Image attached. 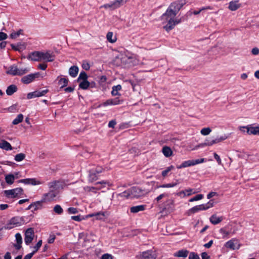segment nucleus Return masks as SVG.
<instances>
[{"instance_id": "35", "label": "nucleus", "mask_w": 259, "mask_h": 259, "mask_svg": "<svg viewBox=\"0 0 259 259\" xmlns=\"http://www.w3.org/2000/svg\"><path fill=\"white\" fill-rule=\"evenodd\" d=\"M106 37L107 40L111 43L115 42L116 40V36L113 35V33L112 32H108L107 34Z\"/></svg>"}, {"instance_id": "36", "label": "nucleus", "mask_w": 259, "mask_h": 259, "mask_svg": "<svg viewBox=\"0 0 259 259\" xmlns=\"http://www.w3.org/2000/svg\"><path fill=\"white\" fill-rule=\"evenodd\" d=\"M131 189L127 190L120 194H119V196L121 197L129 198L132 197V194H131Z\"/></svg>"}, {"instance_id": "45", "label": "nucleus", "mask_w": 259, "mask_h": 259, "mask_svg": "<svg viewBox=\"0 0 259 259\" xmlns=\"http://www.w3.org/2000/svg\"><path fill=\"white\" fill-rule=\"evenodd\" d=\"M211 132V130L210 127H205L201 129L200 133L203 136L208 135Z\"/></svg>"}, {"instance_id": "15", "label": "nucleus", "mask_w": 259, "mask_h": 259, "mask_svg": "<svg viewBox=\"0 0 259 259\" xmlns=\"http://www.w3.org/2000/svg\"><path fill=\"white\" fill-rule=\"evenodd\" d=\"M242 129L246 128V132L248 135H259V127L258 126H246L242 127L240 129L242 131L244 132Z\"/></svg>"}, {"instance_id": "22", "label": "nucleus", "mask_w": 259, "mask_h": 259, "mask_svg": "<svg viewBox=\"0 0 259 259\" xmlns=\"http://www.w3.org/2000/svg\"><path fill=\"white\" fill-rule=\"evenodd\" d=\"M106 183H107L106 182L102 181L99 183H96V186H95V187H87L84 188V189L87 191L93 192L94 193H96L97 190H99L101 189V187L98 186V185L99 184H106Z\"/></svg>"}, {"instance_id": "64", "label": "nucleus", "mask_w": 259, "mask_h": 259, "mask_svg": "<svg viewBox=\"0 0 259 259\" xmlns=\"http://www.w3.org/2000/svg\"><path fill=\"white\" fill-rule=\"evenodd\" d=\"M201 257L202 259H210V256L205 252L201 253Z\"/></svg>"}, {"instance_id": "24", "label": "nucleus", "mask_w": 259, "mask_h": 259, "mask_svg": "<svg viewBox=\"0 0 259 259\" xmlns=\"http://www.w3.org/2000/svg\"><path fill=\"white\" fill-rule=\"evenodd\" d=\"M0 148L7 151L13 149L11 144L4 140H2L0 141Z\"/></svg>"}, {"instance_id": "6", "label": "nucleus", "mask_w": 259, "mask_h": 259, "mask_svg": "<svg viewBox=\"0 0 259 259\" xmlns=\"http://www.w3.org/2000/svg\"><path fill=\"white\" fill-rule=\"evenodd\" d=\"M128 0H115L110 3L105 4L101 6V8H104L106 9H110L111 10H115L120 7L121 6L125 4Z\"/></svg>"}, {"instance_id": "14", "label": "nucleus", "mask_w": 259, "mask_h": 259, "mask_svg": "<svg viewBox=\"0 0 259 259\" xmlns=\"http://www.w3.org/2000/svg\"><path fill=\"white\" fill-rule=\"evenodd\" d=\"M58 191H55L53 190H50V191L48 193H46L44 195V201H52L54 199V198L57 196L58 195Z\"/></svg>"}, {"instance_id": "2", "label": "nucleus", "mask_w": 259, "mask_h": 259, "mask_svg": "<svg viewBox=\"0 0 259 259\" xmlns=\"http://www.w3.org/2000/svg\"><path fill=\"white\" fill-rule=\"evenodd\" d=\"M29 58L34 61L52 62L54 60V55L50 51H35L29 54Z\"/></svg>"}, {"instance_id": "17", "label": "nucleus", "mask_w": 259, "mask_h": 259, "mask_svg": "<svg viewBox=\"0 0 259 259\" xmlns=\"http://www.w3.org/2000/svg\"><path fill=\"white\" fill-rule=\"evenodd\" d=\"M140 259H156V256L152 251L148 250L142 253Z\"/></svg>"}, {"instance_id": "4", "label": "nucleus", "mask_w": 259, "mask_h": 259, "mask_svg": "<svg viewBox=\"0 0 259 259\" xmlns=\"http://www.w3.org/2000/svg\"><path fill=\"white\" fill-rule=\"evenodd\" d=\"M6 73L12 76H21L27 72L30 69L28 68H18L16 65H12L8 67H6Z\"/></svg>"}, {"instance_id": "29", "label": "nucleus", "mask_w": 259, "mask_h": 259, "mask_svg": "<svg viewBox=\"0 0 259 259\" xmlns=\"http://www.w3.org/2000/svg\"><path fill=\"white\" fill-rule=\"evenodd\" d=\"M162 151L163 155L166 157H168L172 154L171 149L168 146H164L162 148Z\"/></svg>"}, {"instance_id": "13", "label": "nucleus", "mask_w": 259, "mask_h": 259, "mask_svg": "<svg viewBox=\"0 0 259 259\" xmlns=\"http://www.w3.org/2000/svg\"><path fill=\"white\" fill-rule=\"evenodd\" d=\"M19 183H23L26 185H32L33 186L40 185L41 182L35 178L22 179L18 181Z\"/></svg>"}, {"instance_id": "1", "label": "nucleus", "mask_w": 259, "mask_h": 259, "mask_svg": "<svg viewBox=\"0 0 259 259\" xmlns=\"http://www.w3.org/2000/svg\"><path fill=\"white\" fill-rule=\"evenodd\" d=\"M185 4V0L172 3L160 17V20L163 25V27L167 32L172 30L176 25L181 22V20L177 19L176 15Z\"/></svg>"}, {"instance_id": "26", "label": "nucleus", "mask_w": 259, "mask_h": 259, "mask_svg": "<svg viewBox=\"0 0 259 259\" xmlns=\"http://www.w3.org/2000/svg\"><path fill=\"white\" fill-rule=\"evenodd\" d=\"M145 209V205H140L134 206L130 208V210L132 213H136L139 211H142Z\"/></svg>"}, {"instance_id": "52", "label": "nucleus", "mask_w": 259, "mask_h": 259, "mask_svg": "<svg viewBox=\"0 0 259 259\" xmlns=\"http://www.w3.org/2000/svg\"><path fill=\"white\" fill-rule=\"evenodd\" d=\"M67 211L69 214H76L78 212V210L76 208L69 207L68 208Z\"/></svg>"}, {"instance_id": "61", "label": "nucleus", "mask_w": 259, "mask_h": 259, "mask_svg": "<svg viewBox=\"0 0 259 259\" xmlns=\"http://www.w3.org/2000/svg\"><path fill=\"white\" fill-rule=\"evenodd\" d=\"M8 37V35L3 32H0V41L5 40L7 39Z\"/></svg>"}, {"instance_id": "16", "label": "nucleus", "mask_w": 259, "mask_h": 259, "mask_svg": "<svg viewBox=\"0 0 259 259\" xmlns=\"http://www.w3.org/2000/svg\"><path fill=\"white\" fill-rule=\"evenodd\" d=\"M197 192L194 191L193 189H188L185 190L181 191L178 192L177 195L181 197H185V196H189L192 194L196 193Z\"/></svg>"}, {"instance_id": "58", "label": "nucleus", "mask_w": 259, "mask_h": 259, "mask_svg": "<svg viewBox=\"0 0 259 259\" xmlns=\"http://www.w3.org/2000/svg\"><path fill=\"white\" fill-rule=\"evenodd\" d=\"M41 245H42V240L38 241V242L37 243L36 245L34 247V250L33 251V252H34V253H35V252H36L38 250V249L40 248V247L41 246Z\"/></svg>"}, {"instance_id": "55", "label": "nucleus", "mask_w": 259, "mask_h": 259, "mask_svg": "<svg viewBox=\"0 0 259 259\" xmlns=\"http://www.w3.org/2000/svg\"><path fill=\"white\" fill-rule=\"evenodd\" d=\"M189 259H200L198 254L194 252H191L189 255Z\"/></svg>"}, {"instance_id": "47", "label": "nucleus", "mask_w": 259, "mask_h": 259, "mask_svg": "<svg viewBox=\"0 0 259 259\" xmlns=\"http://www.w3.org/2000/svg\"><path fill=\"white\" fill-rule=\"evenodd\" d=\"M203 198V195L202 194H198L194 196V197L191 198L189 200V202H193L195 201H198L202 199Z\"/></svg>"}, {"instance_id": "37", "label": "nucleus", "mask_w": 259, "mask_h": 259, "mask_svg": "<svg viewBox=\"0 0 259 259\" xmlns=\"http://www.w3.org/2000/svg\"><path fill=\"white\" fill-rule=\"evenodd\" d=\"M121 90V86L120 84L113 86L111 94L113 96H117L118 95V91Z\"/></svg>"}, {"instance_id": "25", "label": "nucleus", "mask_w": 259, "mask_h": 259, "mask_svg": "<svg viewBox=\"0 0 259 259\" xmlns=\"http://www.w3.org/2000/svg\"><path fill=\"white\" fill-rule=\"evenodd\" d=\"M98 174H97L94 170V168H92L89 170V181L93 182L98 179Z\"/></svg>"}, {"instance_id": "10", "label": "nucleus", "mask_w": 259, "mask_h": 259, "mask_svg": "<svg viewBox=\"0 0 259 259\" xmlns=\"http://www.w3.org/2000/svg\"><path fill=\"white\" fill-rule=\"evenodd\" d=\"M34 237L33 229L31 228H28L25 232L24 241L25 243L28 245L33 240Z\"/></svg>"}, {"instance_id": "59", "label": "nucleus", "mask_w": 259, "mask_h": 259, "mask_svg": "<svg viewBox=\"0 0 259 259\" xmlns=\"http://www.w3.org/2000/svg\"><path fill=\"white\" fill-rule=\"evenodd\" d=\"M56 238V236L54 234H51L48 238V242L49 243H53Z\"/></svg>"}, {"instance_id": "40", "label": "nucleus", "mask_w": 259, "mask_h": 259, "mask_svg": "<svg viewBox=\"0 0 259 259\" xmlns=\"http://www.w3.org/2000/svg\"><path fill=\"white\" fill-rule=\"evenodd\" d=\"M23 30L22 29H20L16 32H13L10 34V37L12 39H15L18 37L21 34H22Z\"/></svg>"}, {"instance_id": "27", "label": "nucleus", "mask_w": 259, "mask_h": 259, "mask_svg": "<svg viewBox=\"0 0 259 259\" xmlns=\"http://www.w3.org/2000/svg\"><path fill=\"white\" fill-rule=\"evenodd\" d=\"M95 217H96V220H102L105 219L107 217L108 214L106 212L100 211L96 213H95Z\"/></svg>"}, {"instance_id": "43", "label": "nucleus", "mask_w": 259, "mask_h": 259, "mask_svg": "<svg viewBox=\"0 0 259 259\" xmlns=\"http://www.w3.org/2000/svg\"><path fill=\"white\" fill-rule=\"evenodd\" d=\"M54 211L58 214H61L63 213V210L62 207L60 205H56L53 208Z\"/></svg>"}, {"instance_id": "21", "label": "nucleus", "mask_w": 259, "mask_h": 259, "mask_svg": "<svg viewBox=\"0 0 259 259\" xmlns=\"http://www.w3.org/2000/svg\"><path fill=\"white\" fill-rule=\"evenodd\" d=\"M205 210V208L203 204L195 206L191 208V209H190L189 210L188 213H189V215H190L191 214L195 213L199 211Z\"/></svg>"}, {"instance_id": "18", "label": "nucleus", "mask_w": 259, "mask_h": 259, "mask_svg": "<svg viewBox=\"0 0 259 259\" xmlns=\"http://www.w3.org/2000/svg\"><path fill=\"white\" fill-rule=\"evenodd\" d=\"M48 186L51 190L55 191H58L59 189L62 188V183L58 181H55L50 182L49 183Z\"/></svg>"}, {"instance_id": "19", "label": "nucleus", "mask_w": 259, "mask_h": 259, "mask_svg": "<svg viewBox=\"0 0 259 259\" xmlns=\"http://www.w3.org/2000/svg\"><path fill=\"white\" fill-rule=\"evenodd\" d=\"M241 7V4L238 0L231 1L229 3L228 8L230 10L234 11L238 9Z\"/></svg>"}, {"instance_id": "32", "label": "nucleus", "mask_w": 259, "mask_h": 259, "mask_svg": "<svg viewBox=\"0 0 259 259\" xmlns=\"http://www.w3.org/2000/svg\"><path fill=\"white\" fill-rule=\"evenodd\" d=\"M17 87L14 84L9 86L6 90V93L8 95L11 96L17 91Z\"/></svg>"}, {"instance_id": "56", "label": "nucleus", "mask_w": 259, "mask_h": 259, "mask_svg": "<svg viewBox=\"0 0 259 259\" xmlns=\"http://www.w3.org/2000/svg\"><path fill=\"white\" fill-rule=\"evenodd\" d=\"M214 158L217 160L218 163L219 165H222V160L220 157V156L216 153H214L213 154Z\"/></svg>"}, {"instance_id": "9", "label": "nucleus", "mask_w": 259, "mask_h": 259, "mask_svg": "<svg viewBox=\"0 0 259 259\" xmlns=\"http://www.w3.org/2000/svg\"><path fill=\"white\" fill-rule=\"evenodd\" d=\"M225 246L232 250L238 249L240 247V244L237 239L234 238L232 239L225 244Z\"/></svg>"}, {"instance_id": "30", "label": "nucleus", "mask_w": 259, "mask_h": 259, "mask_svg": "<svg viewBox=\"0 0 259 259\" xmlns=\"http://www.w3.org/2000/svg\"><path fill=\"white\" fill-rule=\"evenodd\" d=\"M193 164L194 163H192V160H189L184 161L183 162H182V163L181 165H178L177 167L178 169H181L182 168H185V167H189V166H193Z\"/></svg>"}, {"instance_id": "8", "label": "nucleus", "mask_w": 259, "mask_h": 259, "mask_svg": "<svg viewBox=\"0 0 259 259\" xmlns=\"http://www.w3.org/2000/svg\"><path fill=\"white\" fill-rule=\"evenodd\" d=\"M131 189V194L132 198H138L144 196L147 192L139 187H132Z\"/></svg>"}, {"instance_id": "41", "label": "nucleus", "mask_w": 259, "mask_h": 259, "mask_svg": "<svg viewBox=\"0 0 259 259\" xmlns=\"http://www.w3.org/2000/svg\"><path fill=\"white\" fill-rule=\"evenodd\" d=\"M68 82V80L66 78H61L59 80V84L61 85V88H63L67 86Z\"/></svg>"}, {"instance_id": "34", "label": "nucleus", "mask_w": 259, "mask_h": 259, "mask_svg": "<svg viewBox=\"0 0 259 259\" xmlns=\"http://www.w3.org/2000/svg\"><path fill=\"white\" fill-rule=\"evenodd\" d=\"M14 180V177L12 174H8L5 176L6 182L9 185L13 184Z\"/></svg>"}, {"instance_id": "44", "label": "nucleus", "mask_w": 259, "mask_h": 259, "mask_svg": "<svg viewBox=\"0 0 259 259\" xmlns=\"http://www.w3.org/2000/svg\"><path fill=\"white\" fill-rule=\"evenodd\" d=\"M25 158V154L24 153H19L16 154L15 156V160L16 161L19 162L22 161Z\"/></svg>"}, {"instance_id": "39", "label": "nucleus", "mask_w": 259, "mask_h": 259, "mask_svg": "<svg viewBox=\"0 0 259 259\" xmlns=\"http://www.w3.org/2000/svg\"><path fill=\"white\" fill-rule=\"evenodd\" d=\"M119 104V101L116 99H109L107 100L103 103L104 106L111 105H117Z\"/></svg>"}, {"instance_id": "57", "label": "nucleus", "mask_w": 259, "mask_h": 259, "mask_svg": "<svg viewBox=\"0 0 259 259\" xmlns=\"http://www.w3.org/2000/svg\"><path fill=\"white\" fill-rule=\"evenodd\" d=\"M15 237H16V240L17 243L22 244V239L21 234L20 233H17L15 235Z\"/></svg>"}, {"instance_id": "33", "label": "nucleus", "mask_w": 259, "mask_h": 259, "mask_svg": "<svg viewBox=\"0 0 259 259\" xmlns=\"http://www.w3.org/2000/svg\"><path fill=\"white\" fill-rule=\"evenodd\" d=\"M189 251L187 250H180L175 253L174 255L177 257H185L188 254Z\"/></svg>"}, {"instance_id": "7", "label": "nucleus", "mask_w": 259, "mask_h": 259, "mask_svg": "<svg viewBox=\"0 0 259 259\" xmlns=\"http://www.w3.org/2000/svg\"><path fill=\"white\" fill-rule=\"evenodd\" d=\"M21 188H17L12 190H5V195L9 198H13L20 196L23 193Z\"/></svg>"}, {"instance_id": "51", "label": "nucleus", "mask_w": 259, "mask_h": 259, "mask_svg": "<svg viewBox=\"0 0 259 259\" xmlns=\"http://www.w3.org/2000/svg\"><path fill=\"white\" fill-rule=\"evenodd\" d=\"M121 61L123 63L124 65H126L127 64H128L130 63L131 60L132 59L131 58H128L126 56H123L121 58Z\"/></svg>"}, {"instance_id": "42", "label": "nucleus", "mask_w": 259, "mask_h": 259, "mask_svg": "<svg viewBox=\"0 0 259 259\" xmlns=\"http://www.w3.org/2000/svg\"><path fill=\"white\" fill-rule=\"evenodd\" d=\"M42 201H38L32 203L33 210H36L42 207Z\"/></svg>"}, {"instance_id": "38", "label": "nucleus", "mask_w": 259, "mask_h": 259, "mask_svg": "<svg viewBox=\"0 0 259 259\" xmlns=\"http://www.w3.org/2000/svg\"><path fill=\"white\" fill-rule=\"evenodd\" d=\"M23 114H19V115H18L17 117L13 120L12 123L14 125L18 124L19 123L23 121Z\"/></svg>"}, {"instance_id": "12", "label": "nucleus", "mask_w": 259, "mask_h": 259, "mask_svg": "<svg viewBox=\"0 0 259 259\" xmlns=\"http://www.w3.org/2000/svg\"><path fill=\"white\" fill-rule=\"evenodd\" d=\"M48 92V90H44L42 91H35L34 92L28 93L27 96V98L28 99H30L34 98L41 97L44 96Z\"/></svg>"}, {"instance_id": "20", "label": "nucleus", "mask_w": 259, "mask_h": 259, "mask_svg": "<svg viewBox=\"0 0 259 259\" xmlns=\"http://www.w3.org/2000/svg\"><path fill=\"white\" fill-rule=\"evenodd\" d=\"M37 74H30L24 76L22 78V81L26 84H28L32 82L36 77Z\"/></svg>"}, {"instance_id": "50", "label": "nucleus", "mask_w": 259, "mask_h": 259, "mask_svg": "<svg viewBox=\"0 0 259 259\" xmlns=\"http://www.w3.org/2000/svg\"><path fill=\"white\" fill-rule=\"evenodd\" d=\"M203 205L205 208V210H207V209L213 206L214 202L212 200H211L209 202H208L207 203L203 204Z\"/></svg>"}, {"instance_id": "23", "label": "nucleus", "mask_w": 259, "mask_h": 259, "mask_svg": "<svg viewBox=\"0 0 259 259\" xmlns=\"http://www.w3.org/2000/svg\"><path fill=\"white\" fill-rule=\"evenodd\" d=\"M223 220V217H218L217 214H213L209 218L210 222L213 225H217L221 222Z\"/></svg>"}, {"instance_id": "53", "label": "nucleus", "mask_w": 259, "mask_h": 259, "mask_svg": "<svg viewBox=\"0 0 259 259\" xmlns=\"http://www.w3.org/2000/svg\"><path fill=\"white\" fill-rule=\"evenodd\" d=\"M93 168H94L95 171L98 175L100 174L104 171V169L99 166L93 167Z\"/></svg>"}, {"instance_id": "28", "label": "nucleus", "mask_w": 259, "mask_h": 259, "mask_svg": "<svg viewBox=\"0 0 259 259\" xmlns=\"http://www.w3.org/2000/svg\"><path fill=\"white\" fill-rule=\"evenodd\" d=\"M78 68L76 66H71L69 70V74L73 77H75L78 72Z\"/></svg>"}, {"instance_id": "46", "label": "nucleus", "mask_w": 259, "mask_h": 259, "mask_svg": "<svg viewBox=\"0 0 259 259\" xmlns=\"http://www.w3.org/2000/svg\"><path fill=\"white\" fill-rule=\"evenodd\" d=\"M167 206L168 209H174L175 207V202L173 199H170L166 201Z\"/></svg>"}, {"instance_id": "63", "label": "nucleus", "mask_w": 259, "mask_h": 259, "mask_svg": "<svg viewBox=\"0 0 259 259\" xmlns=\"http://www.w3.org/2000/svg\"><path fill=\"white\" fill-rule=\"evenodd\" d=\"M82 67L84 70H88L90 69V65L88 62H83Z\"/></svg>"}, {"instance_id": "49", "label": "nucleus", "mask_w": 259, "mask_h": 259, "mask_svg": "<svg viewBox=\"0 0 259 259\" xmlns=\"http://www.w3.org/2000/svg\"><path fill=\"white\" fill-rule=\"evenodd\" d=\"M220 233L223 235V238H227L228 235H229L231 232L230 231H227L225 230L224 228H222L220 230Z\"/></svg>"}, {"instance_id": "31", "label": "nucleus", "mask_w": 259, "mask_h": 259, "mask_svg": "<svg viewBox=\"0 0 259 259\" xmlns=\"http://www.w3.org/2000/svg\"><path fill=\"white\" fill-rule=\"evenodd\" d=\"M180 183V182L178 180H177L175 182L172 183H169V184H163L159 185L157 186L158 188H172L176 186Z\"/></svg>"}, {"instance_id": "5", "label": "nucleus", "mask_w": 259, "mask_h": 259, "mask_svg": "<svg viewBox=\"0 0 259 259\" xmlns=\"http://www.w3.org/2000/svg\"><path fill=\"white\" fill-rule=\"evenodd\" d=\"M87 74L81 71L77 78V81L79 82V87L82 90H87L90 85V83L88 81Z\"/></svg>"}, {"instance_id": "11", "label": "nucleus", "mask_w": 259, "mask_h": 259, "mask_svg": "<svg viewBox=\"0 0 259 259\" xmlns=\"http://www.w3.org/2000/svg\"><path fill=\"white\" fill-rule=\"evenodd\" d=\"M227 138H228L227 136L225 135L221 136L220 137H217L215 139H213V140H211V141H209L208 140H206L207 142H206V143L202 144L201 146H212L213 144L219 143H220V142H222L223 141L225 140L226 139H227Z\"/></svg>"}, {"instance_id": "54", "label": "nucleus", "mask_w": 259, "mask_h": 259, "mask_svg": "<svg viewBox=\"0 0 259 259\" xmlns=\"http://www.w3.org/2000/svg\"><path fill=\"white\" fill-rule=\"evenodd\" d=\"M192 160V163H193V165H196V164H199V163H203V162L205 161V159L204 158H200V159H196V160Z\"/></svg>"}, {"instance_id": "60", "label": "nucleus", "mask_w": 259, "mask_h": 259, "mask_svg": "<svg viewBox=\"0 0 259 259\" xmlns=\"http://www.w3.org/2000/svg\"><path fill=\"white\" fill-rule=\"evenodd\" d=\"M101 259H113V256L110 254L105 253L102 256Z\"/></svg>"}, {"instance_id": "48", "label": "nucleus", "mask_w": 259, "mask_h": 259, "mask_svg": "<svg viewBox=\"0 0 259 259\" xmlns=\"http://www.w3.org/2000/svg\"><path fill=\"white\" fill-rule=\"evenodd\" d=\"M174 168V167L172 165L167 167L165 170L162 171V175L163 177H165L167 176V174L172 169Z\"/></svg>"}, {"instance_id": "3", "label": "nucleus", "mask_w": 259, "mask_h": 259, "mask_svg": "<svg viewBox=\"0 0 259 259\" xmlns=\"http://www.w3.org/2000/svg\"><path fill=\"white\" fill-rule=\"evenodd\" d=\"M29 221V220L26 217H15L10 219L4 228L5 229H11L23 225Z\"/></svg>"}, {"instance_id": "62", "label": "nucleus", "mask_w": 259, "mask_h": 259, "mask_svg": "<svg viewBox=\"0 0 259 259\" xmlns=\"http://www.w3.org/2000/svg\"><path fill=\"white\" fill-rule=\"evenodd\" d=\"M71 218L72 220L77 222H80L82 220L80 215L72 216Z\"/></svg>"}]
</instances>
